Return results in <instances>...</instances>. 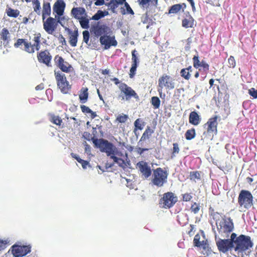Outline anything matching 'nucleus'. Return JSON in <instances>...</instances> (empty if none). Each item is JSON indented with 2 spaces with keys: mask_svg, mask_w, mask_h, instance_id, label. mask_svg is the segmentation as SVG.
<instances>
[{
  "mask_svg": "<svg viewBox=\"0 0 257 257\" xmlns=\"http://www.w3.org/2000/svg\"><path fill=\"white\" fill-rule=\"evenodd\" d=\"M93 143L98 146L101 152H105L108 156H110L114 162L117 163L119 167L123 169L126 167V163L124 160L117 157L123 156L122 153L112 143L104 139H99L98 141L95 140L93 141Z\"/></svg>",
  "mask_w": 257,
  "mask_h": 257,
  "instance_id": "nucleus-1",
  "label": "nucleus"
},
{
  "mask_svg": "<svg viewBox=\"0 0 257 257\" xmlns=\"http://www.w3.org/2000/svg\"><path fill=\"white\" fill-rule=\"evenodd\" d=\"M41 35L40 33L34 35L33 43L25 39H18L14 44L15 48H18L22 44L24 45V50L29 54H33L35 51H39L41 48Z\"/></svg>",
  "mask_w": 257,
  "mask_h": 257,
  "instance_id": "nucleus-2",
  "label": "nucleus"
},
{
  "mask_svg": "<svg viewBox=\"0 0 257 257\" xmlns=\"http://www.w3.org/2000/svg\"><path fill=\"white\" fill-rule=\"evenodd\" d=\"M234 250L237 253V255L235 256L238 257H243V252L253 245L250 237L243 234L236 237L234 241Z\"/></svg>",
  "mask_w": 257,
  "mask_h": 257,
  "instance_id": "nucleus-3",
  "label": "nucleus"
},
{
  "mask_svg": "<svg viewBox=\"0 0 257 257\" xmlns=\"http://www.w3.org/2000/svg\"><path fill=\"white\" fill-rule=\"evenodd\" d=\"M219 118L218 115H215L209 118L207 121L204 124L203 127L206 131L203 133V135L208 138H212L214 135H216L218 132L217 119Z\"/></svg>",
  "mask_w": 257,
  "mask_h": 257,
  "instance_id": "nucleus-4",
  "label": "nucleus"
},
{
  "mask_svg": "<svg viewBox=\"0 0 257 257\" xmlns=\"http://www.w3.org/2000/svg\"><path fill=\"white\" fill-rule=\"evenodd\" d=\"M175 87L174 79L166 74H163L158 79V91L160 97L163 93V89H173Z\"/></svg>",
  "mask_w": 257,
  "mask_h": 257,
  "instance_id": "nucleus-5",
  "label": "nucleus"
},
{
  "mask_svg": "<svg viewBox=\"0 0 257 257\" xmlns=\"http://www.w3.org/2000/svg\"><path fill=\"white\" fill-rule=\"evenodd\" d=\"M253 196L248 190H241L238 197V203L240 208L248 209L253 205Z\"/></svg>",
  "mask_w": 257,
  "mask_h": 257,
  "instance_id": "nucleus-6",
  "label": "nucleus"
},
{
  "mask_svg": "<svg viewBox=\"0 0 257 257\" xmlns=\"http://www.w3.org/2000/svg\"><path fill=\"white\" fill-rule=\"evenodd\" d=\"M168 174L161 168L153 170L152 182L157 187H162L167 182Z\"/></svg>",
  "mask_w": 257,
  "mask_h": 257,
  "instance_id": "nucleus-7",
  "label": "nucleus"
},
{
  "mask_svg": "<svg viewBox=\"0 0 257 257\" xmlns=\"http://www.w3.org/2000/svg\"><path fill=\"white\" fill-rule=\"evenodd\" d=\"M177 196L172 192L163 194L159 200L160 206L162 208L169 209L172 207L177 202Z\"/></svg>",
  "mask_w": 257,
  "mask_h": 257,
  "instance_id": "nucleus-8",
  "label": "nucleus"
},
{
  "mask_svg": "<svg viewBox=\"0 0 257 257\" xmlns=\"http://www.w3.org/2000/svg\"><path fill=\"white\" fill-rule=\"evenodd\" d=\"M217 229L219 233L223 237H227L233 230L234 225L230 218L223 219L218 223L216 222Z\"/></svg>",
  "mask_w": 257,
  "mask_h": 257,
  "instance_id": "nucleus-9",
  "label": "nucleus"
},
{
  "mask_svg": "<svg viewBox=\"0 0 257 257\" xmlns=\"http://www.w3.org/2000/svg\"><path fill=\"white\" fill-rule=\"evenodd\" d=\"M118 87L120 91L119 97L121 98V100H129L132 97L139 99V97L136 91L125 83H121Z\"/></svg>",
  "mask_w": 257,
  "mask_h": 257,
  "instance_id": "nucleus-10",
  "label": "nucleus"
},
{
  "mask_svg": "<svg viewBox=\"0 0 257 257\" xmlns=\"http://www.w3.org/2000/svg\"><path fill=\"white\" fill-rule=\"evenodd\" d=\"M55 76L58 87L61 92L64 94H67L71 90V85L67 80L65 75L60 72H55Z\"/></svg>",
  "mask_w": 257,
  "mask_h": 257,
  "instance_id": "nucleus-11",
  "label": "nucleus"
},
{
  "mask_svg": "<svg viewBox=\"0 0 257 257\" xmlns=\"http://www.w3.org/2000/svg\"><path fill=\"white\" fill-rule=\"evenodd\" d=\"M37 51V57L38 62L41 64H45L48 67H51L52 56L49 50L45 49Z\"/></svg>",
  "mask_w": 257,
  "mask_h": 257,
  "instance_id": "nucleus-12",
  "label": "nucleus"
},
{
  "mask_svg": "<svg viewBox=\"0 0 257 257\" xmlns=\"http://www.w3.org/2000/svg\"><path fill=\"white\" fill-rule=\"evenodd\" d=\"M31 250V246L14 245L12 246V256L14 257H23L30 253Z\"/></svg>",
  "mask_w": 257,
  "mask_h": 257,
  "instance_id": "nucleus-13",
  "label": "nucleus"
},
{
  "mask_svg": "<svg viewBox=\"0 0 257 257\" xmlns=\"http://www.w3.org/2000/svg\"><path fill=\"white\" fill-rule=\"evenodd\" d=\"M54 62L56 65L64 72L69 73L73 71V68L71 65L64 61V59L59 55L55 56Z\"/></svg>",
  "mask_w": 257,
  "mask_h": 257,
  "instance_id": "nucleus-14",
  "label": "nucleus"
},
{
  "mask_svg": "<svg viewBox=\"0 0 257 257\" xmlns=\"http://www.w3.org/2000/svg\"><path fill=\"white\" fill-rule=\"evenodd\" d=\"M43 28L48 34L52 35L56 31L59 21L52 17H49L46 20H43Z\"/></svg>",
  "mask_w": 257,
  "mask_h": 257,
  "instance_id": "nucleus-15",
  "label": "nucleus"
},
{
  "mask_svg": "<svg viewBox=\"0 0 257 257\" xmlns=\"http://www.w3.org/2000/svg\"><path fill=\"white\" fill-rule=\"evenodd\" d=\"M92 32L97 37L105 35H109L112 31L111 29L105 24H99V23L91 27Z\"/></svg>",
  "mask_w": 257,
  "mask_h": 257,
  "instance_id": "nucleus-16",
  "label": "nucleus"
},
{
  "mask_svg": "<svg viewBox=\"0 0 257 257\" xmlns=\"http://www.w3.org/2000/svg\"><path fill=\"white\" fill-rule=\"evenodd\" d=\"M99 41L101 45L104 46V49H108L110 47H115L117 45V42L115 40V36H111L110 34L101 36L99 38Z\"/></svg>",
  "mask_w": 257,
  "mask_h": 257,
  "instance_id": "nucleus-17",
  "label": "nucleus"
},
{
  "mask_svg": "<svg viewBox=\"0 0 257 257\" xmlns=\"http://www.w3.org/2000/svg\"><path fill=\"white\" fill-rule=\"evenodd\" d=\"M216 245L218 250L223 253L227 252L229 249L234 246L233 242L229 241V239H220L216 242Z\"/></svg>",
  "mask_w": 257,
  "mask_h": 257,
  "instance_id": "nucleus-18",
  "label": "nucleus"
},
{
  "mask_svg": "<svg viewBox=\"0 0 257 257\" xmlns=\"http://www.w3.org/2000/svg\"><path fill=\"white\" fill-rule=\"evenodd\" d=\"M137 51L136 49L132 52V66L130 70V77L132 78L136 73L137 68L139 65L140 61L137 56Z\"/></svg>",
  "mask_w": 257,
  "mask_h": 257,
  "instance_id": "nucleus-19",
  "label": "nucleus"
},
{
  "mask_svg": "<svg viewBox=\"0 0 257 257\" xmlns=\"http://www.w3.org/2000/svg\"><path fill=\"white\" fill-rule=\"evenodd\" d=\"M137 168L139 169L142 175L145 178H149L152 174L151 167L148 164L144 161H140L137 164Z\"/></svg>",
  "mask_w": 257,
  "mask_h": 257,
  "instance_id": "nucleus-20",
  "label": "nucleus"
},
{
  "mask_svg": "<svg viewBox=\"0 0 257 257\" xmlns=\"http://www.w3.org/2000/svg\"><path fill=\"white\" fill-rule=\"evenodd\" d=\"M193 67L196 69H199V70L201 69H199L200 67H202L203 70L204 72H207L209 69V65L208 63H207L205 61L202 60V61H200L199 55L198 53L197 54L194 55L192 58Z\"/></svg>",
  "mask_w": 257,
  "mask_h": 257,
  "instance_id": "nucleus-21",
  "label": "nucleus"
},
{
  "mask_svg": "<svg viewBox=\"0 0 257 257\" xmlns=\"http://www.w3.org/2000/svg\"><path fill=\"white\" fill-rule=\"evenodd\" d=\"M71 13L73 17L77 20H80L85 16H87L85 9L82 7L73 8L71 10Z\"/></svg>",
  "mask_w": 257,
  "mask_h": 257,
  "instance_id": "nucleus-22",
  "label": "nucleus"
},
{
  "mask_svg": "<svg viewBox=\"0 0 257 257\" xmlns=\"http://www.w3.org/2000/svg\"><path fill=\"white\" fill-rule=\"evenodd\" d=\"M65 4L62 0H58L54 4L53 8V12L59 16L63 15Z\"/></svg>",
  "mask_w": 257,
  "mask_h": 257,
  "instance_id": "nucleus-23",
  "label": "nucleus"
},
{
  "mask_svg": "<svg viewBox=\"0 0 257 257\" xmlns=\"http://www.w3.org/2000/svg\"><path fill=\"white\" fill-rule=\"evenodd\" d=\"M69 34V43L72 47H76L77 43V40L78 37V31L77 30H75L72 31L70 29L68 30Z\"/></svg>",
  "mask_w": 257,
  "mask_h": 257,
  "instance_id": "nucleus-24",
  "label": "nucleus"
},
{
  "mask_svg": "<svg viewBox=\"0 0 257 257\" xmlns=\"http://www.w3.org/2000/svg\"><path fill=\"white\" fill-rule=\"evenodd\" d=\"M154 130L150 126H147L144 133L143 134L138 144L142 146V143L146 141L147 140H149L152 134L154 133Z\"/></svg>",
  "mask_w": 257,
  "mask_h": 257,
  "instance_id": "nucleus-25",
  "label": "nucleus"
},
{
  "mask_svg": "<svg viewBox=\"0 0 257 257\" xmlns=\"http://www.w3.org/2000/svg\"><path fill=\"white\" fill-rule=\"evenodd\" d=\"M126 0H110L109 3L105 4L109 9L113 13L116 12V9L118 7L119 5H122Z\"/></svg>",
  "mask_w": 257,
  "mask_h": 257,
  "instance_id": "nucleus-26",
  "label": "nucleus"
},
{
  "mask_svg": "<svg viewBox=\"0 0 257 257\" xmlns=\"http://www.w3.org/2000/svg\"><path fill=\"white\" fill-rule=\"evenodd\" d=\"M201 118L198 113L195 111H191L189 116V122L192 125H197L201 122Z\"/></svg>",
  "mask_w": 257,
  "mask_h": 257,
  "instance_id": "nucleus-27",
  "label": "nucleus"
},
{
  "mask_svg": "<svg viewBox=\"0 0 257 257\" xmlns=\"http://www.w3.org/2000/svg\"><path fill=\"white\" fill-rule=\"evenodd\" d=\"M194 25V19L189 14L186 15L182 21V26L185 28H193Z\"/></svg>",
  "mask_w": 257,
  "mask_h": 257,
  "instance_id": "nucleus-28",
  "label": "nucleus"
},
{
  "mask_svg": "<svg viewBox=\"0 0 257 257\" xmlns=\"http://www.w3.org/2000/svg\"><path fill=\"white\" fill-rule=\"evenodd\" d=\"M10 33L7 28H3L0 33V41L3 42L4 46H7L9 44Z\"/></svg>",
  "mask_w": 257,
  "mask_h": 257,
  "instance_id": "nucleus-29",
  "label": "nucleus"
},
{
  "mask_svg": "<svg viewBox=\"0 0 257 257\" xmlns=\"http://www.w3.org/2000/svg\"><path fill=\"white\" fill-rule=\"evenodd\" d=\"M51 6L50 3L44 2L43 4L42 19L44 20L46 18L51 15Z\"/></svg>",
  "mask_w": 257,
  "mask_h": 257,
  "instance_id": "nucleus-30",
  "label": "nucleus"
},
{
  "mask_svg": "<svg viewBox=\"0 0 257 257\" xmlns=\"http://www.w3.org/2000/svg\"><path fill=\"white\" fill-rule=\"evenodd\" d=\"M88 89L87 87H82L80 90V93L79 94V98L80 101L82 103H85L88 98Z\"/></svg>",
  "mask_w": 257,
  "mask_h": 257,
  "instance_id": "nucleus-31",
  "label": "nucleus"
},
{
  "mask_svg": "<svg viewBox=\"0 0 257 257\" xmlns=\"http://www.w3.org/2000/svg\"><path fill=\"white\" fill-rule=\"evenodd\" d=\"M48 116L50 121L52 123L59 126H60L62 123V119L59 115L50 113L48 114Z\"/></svg>",
  "mask_w": 257,
  "mask_h": 257,
  "instance_id": "nucleus-32",
  "label": "nucleus"
},
{
  "mask_svg": "<svg viewBox=\"0 0 257 257\" xmlns=\"http://www.w3.org/2000/svg\"><path fill=\"white\" fill-rule=\"evenodd\" d=\"M201 246L202 247L203 250L202 253L205 255H209L212 252V250L209 246L207 240H204L202 241V245Z\"/></svg>",
  "mask_w": 257,
  "mask_h": 257,
  "instance_id": "nucleus-33",
  "label": "nucleus"
},
{
  "mask_svg": "<svg viewBox=\"0 0 257 257\" xmlns=\"http://www.w3.org/2000/svg\"><path fill=\"white\" fill-rule=\"evenodd\" d=\"M124 7L120 8V13L122 15H124L126 14L134 15L133 10L131 8L129 4L125 1Z\"/></svg>",
  "mask_w": 257,
  "mask_h": 257,
  "instance_id": "nucleus-34",
  "label": "nucleus"
},
{
  "mask_svg": "<svg viewBox=\"0 0 257 257\" xmlns=\"http://www.w3.org/2000/svg\"><path fill=\"white\" fill-rule=\"evenodd\" d=\"M145 122L141 118H137L134 122V132L137 130H142L145 126Z\"/></svg>",
  "mask_w": 257,
  "mask_h": 257,
  "instance_id": "nucleus-35",
  "label": "nucleus"
},
{
  "mask_svg": "<svg viewBox=\"0 0 257 257\" xmlns=\"http://www.w3.org/2000/svg\"><path fill=\"white\" fill-rule=\"evenodd\" d=\"M141 22L144 24L152 25L153 24L152 19L150 17L148 12H146L141 17Z\"/></svg>",
  "mask_w": 257,
  "mask_h": 257,
  "instance_id": "nucleus-36",
  "label": "nucleus"
},
{
  "mask_svg": "<svg viewBox=\"0 0 257 257\" xmlns=\"http://www.w3.org/2000/svg\"><path fill=\"white\" fill-rule=\"evenodd\" d=\"M189 179L190 180L194 181L195 182H196V180H200V172L198 171L190 172L189 174Z\"/></svg>",
  "mask_w": 257,
  "mask_h": 257,
  "instance_id": "nucleus-37",
  "label": "nucleus"
},
{
  "mask_svg": "<svg viewBox=\"0 0 257 257\" xmlns=\"http://www.w3.org/2000/svg\"><path fill=\"white\" fill-rule=\"evenodd\" d=\"M71 155L73 158L75 159L78 162L81 164L83 169L86 168L87 166L89 164L88 161L81 159L78 155L73 153L71 154Z\"/></svg>",
  "mask_w": 257,
  "mask_h": 257,
  "instance_id": "nucleus-38",
  "label": "nucleus"
},
{
  "mask_svg": "<svg viewBox=\"0 0 257 257\" xmlns=\"http://www.w3.org/2000/svg\"><path fill=\"white\" fill-rule=\"evenodd\" d=\"M196 136V132L194 128L188 130L185 134V137L186 140H191L194 139Z\"/></svg>",
  "mask_w": 257,
  "mask_h": 257,
  "instance_id": "nucleus-39",
  "label": "nucleus"
},
{
  "mask_svg": "<svg viewBox=\"0 0 257 257\" xmlns=\"http://www.w3.org/2000/svg\"><path fill=\"white\" fill-rule=\"evenodd\" d=\"M182 9L181 4H175L170 7L169 10V14H176Z\"/></svg>",
  "mask_w": 257,
  "mask_h": 257,
  "instance_id": "nucleus-40",
  "label": "nucleus"
},
{
  "mask_svg": "<svg viewBox=\"0 0 257 257\" xmlns=\"http://www.w3.org/2000/svg\"><path fill=\"white\" fill-rule=\"evenodd\" d=\"M7 14L10 17L17 18L20 14V11L18 10L9 8L7 10Z\"/></svg>",
  "mask_w": 257,
  "mask_h": 257,
  "instance_id": "nucleus-41",
  "label": "nucleus"
},
{
  "mask_svg": "<svg viewBox=\"0 0 257 257\" xmlns=\"http://www.w3.org/2000/svg\"><path fill=\"white\" fill-rule=\"evenodd\" d=\"M79 21L82 28L87 29L89 28V20L87 18V16L82 18V19L79 20Z\"/></svg>",
  "mask_w": 257,
  "mask_h": 257,
  "instance_id": "nucleus-42",
  "label": "nucleus"
},
{
  "mask_svg": "<svg viewBox=\"0 0 257 257\" xmlns=\"http://www.w3.org/2000/svg\"><path fill=\"white\" fill-rule=\"evenodd\" d=\"M151 102L155 109H158L160 106L161 101L157 96H153Z\"/></svg>",
  "mask_w": 257,
  "mask_h": 257,
  "instance_id": "nucleus-43",
  "label": "nucleus"
},
{
  "mask_svg": "<svg viewBox=\"0 0 257 257\" xmlns=\"http://www.w3.org/2000/svg\"><path fill=\"white\" fill-rule=\"evenodd\" d=\"M11 243L9 239L7 238L3 240L0 238V251L4 250Z\"/></svg>",
  "mask_w": 257,
  "mask_h": 257,
  "instance_id": "nucleus-44",
  "label": "nucleus"
},
{
  "mask_svg": "<svg viewBox=\"0 0 257 257\" xmlns=\"http://www.w3.org/2000/svg\"><path fill=\"white\" fill-rule=\"evenodd\" d=\"M180 75L182 77L187 80H189L191 78V74L186 68H183L181 70Z\"/></svg>",
  "mask_w": 257,
  "mask_h": 257,
  "instance_id": "nucleus-45",
  "label": "nucleus"
},
{
  "mask_svg": "<svg viewBox=\"0 0 257 257\" xmlns=\"http://www.w3.org/2000/svg\"><path fill=\"white\" fill-rule=\"evenodd\" d=\"M180 151L179 145L177 143L173 144V149L172 150L171 157L173 158L176 156V155L178 154Z\"/></svg>",
  "mask_w": 257,
  "mask_h": 257,
  "instance_id": "nucleus-46",
  "label": "nucleus"
},
{
  "mask_svg": "<svg viewBox=\"0 0 257 257\" xmlns=\"http://www.w3.org/2000/svg\"><path fill=\"white\" fill-rule=\"evenodd\" d=\"M128 118V115L126 114H122V115H118L115 121L119 123L125 122Z\"/></svg>",
  "mask_w": 257,
  "mask_h": 257,
  "instance_id": "nucleus-47",
  "label": "nucleus"
},
{
  "mask_svg": "<svg viewBox=\"0 0 257 257\" xmlns=\"http://www.w3.org/2000/svg\"><path fill=\"white\" fill-rule=\"evenodd\" d=\"M200 209V206L199 204L196 202H194L190 207V210L192 212H193L194 214H197L198 213Z\"/></svg>",
  "mask_w": 257,
  "mask_h": 257,
  "instance_id": "nucleus-48",
  "label": "nucleus"
},
{
  "mask_svg": "<svg viewBox=\"0 0 257 257\" xmlns=\"http://www.w3.org/2000/svg\"><path fill=\"white\" fill-rule=\"evenodd\" d=\"M200 235L197 233L194 236V239H193V244L194 246L196 247H200L202 245V241H200Z\"/></svg>",
  "mask_w": 257,
  "mask_h": 257,
  "instance_id": "nucleus-49",
  "label": "nucleus"
},
{
  "mask_svg": "<svg viewBox=\"0 0 257 257\" xmlns=\"http://www.w3.org/2000/svg\"><path fill=\"white\" fill-rule=\"evenodd\" d=\"M138 1L140 6L145 7L149 4L151 0H138ZM152 2L153 3L154 5L157 6L158 0H152Z\"/></svg>",
  "mask_w": 257,
  "mask_h": 257,
  "instance_id": "nucleus-50",
  "label": "nucleus"
},
{
  "mask_svg": "<svg viewBox=\"0 0 257 257\" xmlns=\"http://www.w3.org/2000/svg\"><path fill=\"white\" fill-rule=\"evenodd\" d=\"M104 12L99 10L92 16L91 19L93 20H98L101 18L104 17Z\"/></svg>",
  "mask_w": 257,
  "mask_h": 257,
  "instance_id": "nucleus-51",
  "label": "nucleus"
},
{
  "mask_svg": "<svg viewBox=\"0 0 257 257\" xmlns=\"http://www.w3.org/2000/svg\"><path fill=\"white\" fill-rule=\"evenodd\" d=\"M228 66L230 68H234L236 66V62L234 57L230 56L228 59Z\"/></svg>",
  "mask_w": 257,
  "mask_h": 257,
  "instance_id": "nucleus-52",
  "label": "nucleus"
},
{
  "mask_svg": "<svg viewBox=\"0 0 257 257\" xmlns=\"http://www.w3.org/2000/svg\"><path fill=\"white\" fill-rule=\"evenodd\" d=\"M33 6L34 12L38 14H40L41 9L40 3L39 2L33 3Z\"/></svg>",
  "mask_w": 257,
  "mask_h": 257,
  "instance_id": "nucleus-53",
  "label": "nucleus"
},
{
  "mask_svg": "<svg viewBox=\"0 0 257 257\" xmlns=\"http://www.w3.org/2000/svg\"><path fill=\"white\" fill-rule=\"evenodd\" d=\"M191 193H186L182 194V200L185 202L190 201L192 199Z\"/></svg>",
  "mask_w": 257,
  "mask_h": 257,
  "instance_id": "nucleus-54",
  "label": "nucleus"
},
{
  "mask_svg": "<svg viewBox=\"0 0 257 257\" xmlns=\"http://www.w3.org/2000/svg\"><path fill=\"white\" fill-rule=\"evenodd\" d=\"M83 41L88 44L89 39V33L88 31H84L83 32Z\"/></svg>",
  "mask_w": 257,
  "mask_h": 257,
  "instance_id": "nucleus-55",
  "label": "nucleus"
},
{
  "mask_svg": "<svg viewBox=\"0 0 257 257\" xmlns=\"http://www.w3.org/2000/svg\"><path fill=\"white\" fill-rule=\"evenodd\" d=\"M80 108L82 112L84 113H89L90 112H92V110L90 108H89V107L86 105H81L80 106Z\"/></svg>",
  "mask_w": 257,
  "mask_h": 257,
  "instance_id": "nucleus-56",
  "label": "nucleus"
},
{
  "mask_svg": "<svg viewBox=\"0 0 257 257\" xmlns=\"http://www.w3.org/2000/svg\"><path fill=\"white\" fill-rule=\"evenodd\" d=\"M248 93L253 98H257V90H255L254 88L249 89L248 90Z\"/></svg>",
  "mask_w": 257,
  "mask_h": 257,
  "instance_id": "nucleus-57",
  "label": "nucleus"
},
{
  "mask_svg": "<svg viewBox=\"0 0 257 257\" xmlns=\"http://www.w3.org/2000/svg\"><path fill=\"white\" fill-rule=\"evenodd\" d=\"M59 42L62 44V45H66L65 38L62 35H60L59 36Z\"/></svg>",
  "mask_w": 257,
  "mask_h": 257,
  "instance_id": "nucleus-58",
  "label": "nucleus"
},
{
  "mask_svg": "<svg viewBox=\"0 0 257 257\" xmlns=\"http://www.w3.org/2000/svg\"><path fill=\"white\" fill-rule=\"evenodd\" d=\"M148 149H146V148H140V147H138L137 148V152L138 154L141 155L142 154H143L145 151H148Z\"/></svg>",
  "mask_w": 257,
  "mask_h": 257,
  "instance_id": "nucleus-59",
  "label": "nucleus"
},
{
  "mask_svg": "<svg viewBox=\"0 0 257 257\" xmlns=\"http://www.w3.org/2000/svg\"><path fill=\"white\" fill-rule=\"evenodd\" d=\"M236 237V234L235 233H232L231 234L230 236V239H229V241H232L233 242V244H234V241L235 240Z\"/></svg>",
  "mask_w": 257,
  "mask_h": 257,
  "instance_id": "nucleus-60",
  "label": "nucleus"
},
{
  "mask_svg": "<svg viewBox=\"0 0 257 257\" xmlns=\"http://www.w3.org/2000/svg\"><path fill=\"white\" fill-rule=\"evenodd\" d=\"M44 84L43 83H41L39 85H38L36 87L35 89L36 90H43L44 89Z\"/></svg>",
  "mask_w": 257,
  "mask_h": 257,
  "instance_id": "nucleus-61",
  "label": "nucleus"
},
{
  "mask_svg": "<svg viewBox=\"0 0 257 257\" xmlns=\"http://www.w3.org/2000/svg\"><path fill=\"white\" fill-rule=\"evenodd\" d=\"M187 1L190 3V4L192 7V10H194L195 9V3H194V1L193 0H187Z\"/></svg>",
  "mask_w": 257,
  "mask_h": 257,
  "instance_id": "nucleus-62",
  "label": "nucleus"
},
{
  "mask_svg": "<svg viewBox=\"0 0 257 257\" xmlns=\"http://www.w3.org/2000/svg\"><path fill=\"white\" fill-rule=\"evenodd\" d=\"M89 113L90 114L91 118L92 119L94 118L97 116L96 113L95 112L93 111L92 110V112H90Z\"/></svg>",
  "mask_w": 257,
  "mask_h": 257,
  "instance_id": "nucleus-63",
  "label": "nucleus"
},
{
  "mask_svg": "<svg viewBox=\"0 0 257 257\" xmlns=\"http://www.w3.org/2000/svg\"><path fill=\"white\" fill-rule=\"evenodd\" d=\"M1 257H14L9 252L8 253H5L4 255Z\"/></svg>",
  "mask_w": 257,
  "mask_h": 257,
  "instance_id": "nucleus-64",
  "label": "nucleus"
}]
</instances>
